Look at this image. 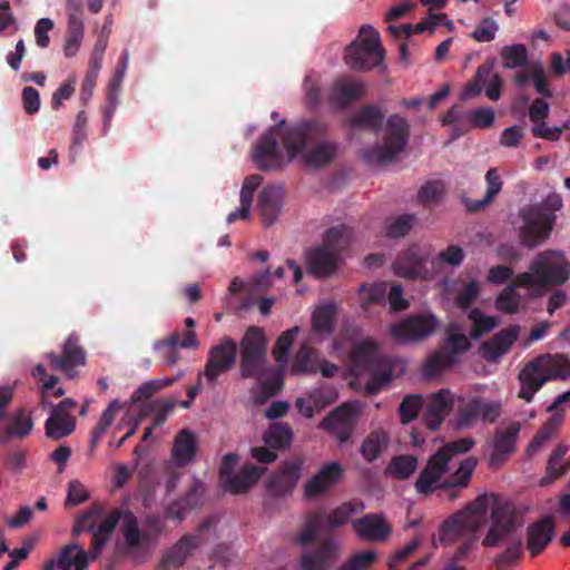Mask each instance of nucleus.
I'll use <instances>...</instances> for the list:
<instances>
[{
    "instance_id": "1",
    "label": "nucleus",
    "mask_w": 570,
    "mask_h": 570,
    "mask_svg": "<svg viewBox=\"0 0 570 570\" xmlns=\"http://www.w3.org/2000/svg\"><path fill=\"white\" fill-rule=\"evenodd\" d=\"M340 153V144L328 138V126L320 119H304L287 124L284 119L272 126L256 142L253 160L258 169H283L287 161L301 155L309 168L332 164Z\"/></svg>"
},
{
    "instance_id": "2",
    "label": "nucleus",
    "mask_w": 570,
    "mask_h": 570,
    "mask_svg": "<svg viewBox=\"0 0 570 570\" xmlns=\"http://www.w3.org/2000/svg\"><path fill=\"white\" fill-rule=\"evenodd\" d=\"M475 445L474 439L461 438L445 443L435 453H433L426 465L420 472L414 488L419 494L431 495L436 490H452L449 494L450 500L459 497L454 489H464L469 485L472 473L478 464L473 456L464 459L458 470L448 479L442 478L449 472V463L456 454L468 453Z\"/></svg>"
},
{
    "instance_id": "3",
    "label": "nucleus",
    "mask_w": 570,
    "mask_h": 570,
    "mask_svg": "<svg viewBox=\"0 0 570 570\" xmlns=\"http://www.w3.org/2000/svg\"><path fill=\"white\" fill-rule=\"evenodd\" d=\"M570 379V357L566 354H540L528 362L519 372L518 397L530 403L535 393L550 381Z\"/></svg>"
},
{
    "instance_id": "4",
    "label": "nucleus",
    "mask_w": 570,
    "mask_h": 570,
    "mask_svg": "<svg viewBox=\"0 0 570 570\" xmlns=\"http://www.w3.org/2000/svg\"><path fill=\"white\" fill-rule=\"evenodd\" d=\"M563 206L559 194L548 195L540 204L523 208L520 212L522 226L520 227L521 243L533 249L550 238L557 222L556 212Z\"/></svg>"
},
{
    "instance_id": "5",
    "label": "nucleus",
    "mask_w": 570,
    "mask_h": 570,
    "mask_svg": "<svg viewBox=\"0 0 570 570\" xmlns=\"http://www.w3.org/2000/svg\"><path fill=\"white\" fill-rule=\"evenodd\" d=\"M350 362L356 374L371 373L365 384V393L368 395L377 394L392 381L396 365L392 357L380 355L376 343L367 340L353 347Z\"/></svg>"
},
{
    "instance_id": "6",
    "label": "nucleus",
    "mask_w": 570,
    "mask_h": 570,
    "mask_svg": "<svg viewBox=\"0 0 570 570\" xmlns=\"http://www.w3.org/2000/svg\"><path fill=\"white\" fill-rule=\"evenodd\" d=\"M570 277V262L561 250L547 249L538 253L529 272L518 274L519 285H538L546 288L563 285Z\"/></svg>"
},
{
    "instance_id": "7",
    "label": "nucleus",
    "mask_w": 570,
    "mask_h": 570,
    "mask_svg": "<svg viewBox=\"0 0 570 570\" xmlns=\"http://www.w3.org/2000/svg\"><path fill=\"white\" fill-rule=\"evenodd\" d=\"M411 127L407 120L399 114H392L385 121L383 142L363 151V158L371 165L392 163L409 144Z\"/></svg>"
},
{
    "instance_id": "8",
    "label": "nucleus",
    "mask_w": 570,
    "mask_h": 570,
    "mask_svg": "<svg viewBox=\"0 0 570 570\" xmlns=\"http://www.w3.org/2000/svg\"><path fill=\"white\" fill-rule=\"evenodd\" d=\"M385 50L380 33L370 24L361 27L360 33L345 49V63L354 71H368L383 63Z\"/></svg>"
},
{
    "instance_id": "9",
    "label": "nucleus",
    "mask_w": 570,
    "mask_h": 570,
    "mask_svg": "<svg viewBox=\"0 0 570 570\" xmlns=\"http://www.w3.org/2000/svg\"><path fill=\"white\" fill-rule=\"evenodd\" d=\"M239 374L261 380L267 374V338L263 328L250 326L239 342Z\"/></svg>"
},
{
    "instance_id": "10",
    "label": "nucleus",
    "mask_w": 570,
    "mask_h": 570,
    "mask_svg": "<svg viewBox=\"0 0 570 570\" xmlns=\"http://www.w3.org/2000/svg\"><path fill=\"white\" fill-rule=\"evenodd\" d=\"M489 498L483 494L470 503L463 511L449 518L441 527L440 542L449 544L458 537L474 535L484 521Z\"/></svg>"
},
{
    "instance_id": "11",
    "label": "nucleus",
    "mask_w": 570,
    "mask_h": 570,
    "mask_svg": "<svg viewBox=\"0 0 570 570\" xmlns=\"http://www.w3.org/2000/svg\"><path fill=\"white\" fill-rule=\"evenodd\" d=\"M120 520H122L121 534L128 550L137 549L146 534L139 530L138 519L130 510L122 511L120 509H114L98 527H96L95 523H90L88 532L96 533L109 540Z\"/></svg>"
},
{
    "instance_id": "12",
    "label": "nucleus",
    "mask_w": 570,
    "mask_h": 570,
    "mask_svg": "<svg viewBox=\"0 0 570 570\" xmlns=\"http://www.w3.org/2000/svg\"><path fill=\"white\" fill-rule=\"evenodd\" d=\"M392 267L394 274L403 278L432 279L434 277L429 246L417 244L410 246L397 255Z\"/></svg>"
},
{
    "instance_id": "13",
    "label": "nucleus",
    "mask_w": 570,
    "mask_h": 570,
    "mask_svg": "<svg viewBox=\"0 0 570 570\" xmlns=\"http://www.w3.org/2000/svg\"><path fill=\"white\" fill-rule=\"evenodd\" d=\"M212 525L209 518L205 519L194 533L183 535L174 546L165 550L157 564V570H178L194 550L206 543L204 532Z\"/></svg>"
},
{
    "instance_id": "14",
    "label": "nucleus",
    "mask_w": 570,
    "mask_h": 570,
    "mask_svg": "<svg viewBox=\"0 0 570 570\" xmlns=\"http://www.w3.org/2000/svg\"><path fill=\"white\" fill-rule=\"evenodd\" d=\"M237 353L235 340L224 336L218 344L209 348L204 371L199 372V381L204 377L210 387H215L219 376L234 366Z\"/></svg>"
},
{
    "instance_id": "15",
    "label": "nucleus",
    "mask_w": 570,
    "mask_h": 570,
    "mask_svg": "<svg viewBox=\"0 0 570 570\" xmlns=\"http://www.w3.org/2000/svg\"><path fill=\"white\" fill-rule=\"evenodd\" d=\"M501 415V404L499 402L485 401L473 396L462 401L456 410L454 428L458 430L468 429L479 420L493 423Z\"/></svg>"
},
{
    "instance_id": "16",
    "label": "nucleus",
    "mask_w": 570,
    "mask_h": 570,
    "mask_svg": "<svg viewBox=\"0 0 570 570\" xmlns=\"http://www.w3.org/2000/svg\"><path fill=\"white\" fill-rule=\"evenodd\" d=\"M304 461L299 458L287 460L265 480L267 493L274 498L292 494L301 478Z\"/></svg>"
},
{
    "instance_id": "17",
    "label": "nucleus",
    "mask_w": 570,
    "mask_h": 570,
    "mask_svg": "<svg viewBox=\"0 0 570 570\" xmlns=\"http://www.w3.org/2000/svg\"><path fill=\"white\" fill-rule=\"evenodd\" d=\"M439 322L432 314L411 315L390 328L392 337L402 343L417 342L434 333Z\"/></svg>"
},
{
    "instance_id": "18",
    "label": "nucleus",
    "mask_w": 570,
    "mask_h": 570,
    "mask_svg": "<svg viewBox=\"0 0 570 570\" xmlns=\"http://www.w3.org/2000/svg\"><path fill=\"white\" fill-rule=\"evenodd\" d=\"M518 513L508 502L497 503L491 511V527L483 539V546L495 547L515 531Z\"/></svg>"
},
{
    "instance_id": "19",
    "label": "nucleus",
    "mask_w": 570,
    "mask_h": 570,
    "mask_svg": "<svg viewBox=\"0 0 570 570\" xmlns=\"http://www.w3.org/2000/svg\"><path fill=\"white\" fill-rule=\"evenodd\" d=\"M356 409L351 404H342L328 413L320 423V429L332 433L340 443L347 442L356 423Z\"/></svg>"
},
{
    "instance_id": "20",
    "label": "nucleus",
    "mask_w": 570,
    "mask_h": 570,
    "mask_svg": "<svg viewBox=\"0 0 570 570\" xmlns=\"http://www.w3.org/2000/svg\"><path fill=\"white\" fill-rule=\"evenodd\" d=\"M520 327L510 325L494 334L490 340L483 342L479 347V353L487 362L495 363L507 354L513 343L518 340Z\"/></svg>"
},
{
    "instance_id": "21",
    "label": "nucleus",
    "mask_w": 570,
    "mask_h": 570,
    "mask_svg": "<svg viewBox=\"0 0 570 570\" xmlns=\"http://www.w3.org/2000/svg\"><path fill=\"white\" fill-rule=\"evenodd\" d=\"M343 466L338 462L324 464L320 471L304 485V495L315 499L325 493L343 476Z\"/></svg>"
},
{
    "instance_id": "22",
    "label": "nucleus",
    "mask_w": 570,
    "mask_h": 570,
    "mask_svg": "<svg viewBox=\"0 0 570 570\" xmlns=\"http://www.w3.org/2000/svg\"><path fill=\"white\" fill-rule=\"evenodd\" d=\"M453 405V396L449 390L432 394L423 412V422L431 431L438 430Z\"/></svg>"
},
{
    "instance_id": "23",
    "label": "nucleus",
    "mask_w": 570,
    "mask_h": 570,
    "mask_svg": "<svg viewBox=\"0 0 570 570\" xmlns=\"http://www.w3.org/2000/svg\"><path fill=\"white\" fill-rule=\"evenodd\" d=\"M285 190L282 186H265L258 196L257 207L265 227L273 225L283 206Z\"/></svg>"
},
{
    "instance_id": "24",
    "label": "nucleus",
    "mask_w": 570,
    "mask_h": 570,
    "mask_svg": "<svg viewBox=\"0 0 570 570\" xmlns=\"http://www.w3.org/2000/svg\"><path fill=\"white\" fill-rule=\"evenodd\" d=\"M519 422H513L505 429L497 430L492 441V454L490 458L491 465L502 463L515 450V442L520 432Z\"/></svg>"
},
{
    "instance_id": "25",
    "label": "nucleus",
    "mask_w": 570,
    "mask_h": 570,
    "mask_svg": "<svg viewBox=\"0 0 570 570\" xmlns=\"http://www.w3.org/2000/svg\"><path fill=\"white\" fill-rule=\"evenodd\" d=\"M556 524L552 515H546L528 528V549L532 558L539 556L554 537Z\"/></svg>"
},
{
    "instance_id": "26",
    "label": "nucleus",
    "mask_w": 570,
    "mask_h": 570,
    "mask_svg": "<svg viewBox=\"0 0 570 570\" xmlns=\"http://www.w3.org/2000/svg\"><path fill=\"white\" fill-rule=\"evenodd\" d=\"M364 91L365 87L361 81L351 78H340L331 88L328 101L333 107L344 109L351 102L362 98Z\"/></svg>"
},
{
    "instance_id": "27",
    "label": "nucleus",
    "mask_w": 570,
    "mask_h": 570,
    "mask_svg": "<svg viewBox=\"0 0 570 570\" xmlns=\"http://www.w3.org/2000/svg\"><path fill=\"white\" fill-rule=\"evenodd\" d=\"M265 468L253 464H245L238 473H230L220 480L225 491L232 494H242L247 492L264 474Z\"/></svg>"
},
{
    "instance_id": "28",
    "label": "nucleus",
    "mask_w": 570,
    "mask_h": 570,
    "mask_svg": "<svg viewBox=\"0 0 570 570\" xmlns=\"http://www.w3.org/2000/svg\"><path fill=\"white\" fill-rule=\"evenodd\" d=\"M338 258L337 254L326 246L312 248L306 256L307 272L315 277H328L335 272Z\"/></svg>"
},
{
    "instance_id": "29",
    "label": "nucleus",
    "mask_w": 570,
    "mask_h": 570,
    "mask_svg": "<svg viewBox=\"0 0 570 570\" xmlns=\"http://www.w3.org/2000/svg\"><path fill=\"white\" fill-rule=\"evenodd\" d=\"M48 358L52 370L69 372L75 366L85 364L86 353L79 346L78 340L70 335L63 343L61 356L50 353Z\"/></svg>"
},
{
    "instance_id": "30",
    "label": "nucleus",
    "mask_w": 570,
    "mask_h": 570,
    "mask_svg": "<svg viewBox=\"0 0 570 570\" xmlns=\"http://www.w3.org/2000/svg\"><path fill=\"white\" fill-rule=\"evenodd\" d=\"M352 527L356 534L367 541L385 540L391 529L386 524L384 518L379 514L368 513L364 517L352 521Z\"/></svg>"
},
{
    "instance_id": "31",
    "label": "nucleus",
    "mask_w": 570,
    "mask_h": 570,
    "mask_svg": "<svg viewBox=\"0 0 570 570\" xmlns=\"http://www.w3.org/2000/svg\"><path fill=\"white\" fill-rule=\"evenodd\" d=\"M338 543L334 539L324 540L316 551L305 553L301 558L303 570H325L336 558Z\"/></svg>"
},
{
    "instance_id": "32",
    "label": "nucleus",
    "mask_w": 570,
    "mask_h": 570,
    "mask_svg": "<svg viewBox=\"0 0 570 570\" xmlns=\"http://www.w3.org/2000/svg\"><path fill=\"white\" fill-rule=\"evenodd\" d=\"M197 441L194 433L189 430H181L174 440L171 450L173 459L178 466L189 464L196 456Z\"/></svg>"
},
{
    "instance_id": "33",
    "label": "nucleus",
    "mask_w": 570,
    "mask_h": 570,
    "mask_svg": "<svg viewBox=\"0 0 570 570\" xmlns=\"http://www.w3.org/2000/svg\"><path fill=\"white\" fill-rule=\"evenodd\" d=\"M321 353L308 343H302L291 364L293 374H315L320 368Z\"/></svg>"
},
{
    "instance_id": "34",
    "label": "nucleus",
    "mask_w": 570,
    "mask_h": 570,
    "mask_svg": "<svg viewBox=\"0 0 570 570\" xmlns=\"http://www.w3.org/2000/svg\"><path fill=\"white\" fill-rule=\"evenodd\" d=\"M202 495L203 485L196 481L183 498L169 504L166 515L178 521L184 520L187 513L199 504Z\"/></svg>"
},
{
    "instance_id": "35",
    "label": "nucleus",
    "mask_w": 570,
    "mask_h": 570,
    "mask_svg": "<svg viewBox=\"0 0 570 570\" xmlns=\"http://www.w3.org/2000/svg\"><path fill=\"white\" fill-rule=\"evenodd\" d=\"M75 416L71 414H61L52 410L45 423V433L47 438L59 441L70 435L75 431Z\"/></svg>"
},
{
    "instance_id": "36",
    "label": "nucleus",
    "mask_w": 570,
    "mask_h": 570,
    "mask_svg": "<svg viewBox=\"0 0 570 570\" xmlns=\"http://www.w3.org/2000/svg\"><path fill=\"white\" fill-rule=\"evenodd\" d=\"M384 115L379 106L364 105L348 120L353 128H367L377 132L382 128Z\"/></svg>"
},
{
    "instance_id": "37",
    "label": "nucleus",
    "mask_w": 570,
    "mask_h": 570,
    "mask_svg": "<svg viewBox=\"0 0 570 570\" xmlns=\"http://www.w3.org/2000/svg\"><path fill=\"white\" fill-rule=\"evenodd\" d=\"M568 446L560 443L558 444L552 452L547 462V474L540 480L541 487H548L557 479L561 478L567 473L569 466L567 465V461L562 463L564 455L567 454Z\"/></svg>"
},
{
    "instance_id": "38",
    "label": "nucleus",
    "mask_w": 570,
    "mask_h": 570,
    "mask_svg": "<svg viewBox=\"0 0 570 570\" xmlns=\"http://www.w3.org/2000/svg\"><path fill=\"white\" fill-rule=\"evenodd\" d=\"M33 429V421L30 415H27L23 407L18 409L9 420L8 425L4 428L1 440L7 441L11 438L20 440L27 438Z\"/></svg>"
},
{
    "instance_id": "39",
    "label": "nucleus",
    "mask_w": 570,
    "mask_h": 570,
    "mask_svg": "<svg viewBox=\"0 0 570 570\" xmlns=\"http://www.w3.org/2000/svg\"><path fill=\"white\" fill-rule=\"evenodd\" d=\"M352 238V229L344 224L328 228L323 237V246L331 252H335L340 257L341 253L346 249Z\"/></svg>"
},
{
    "instance_id": "40",
    "label": "nucleus",
    "mask_w": 570,
    "mask_h": 570,
    "mask_svg": "<svg viewBox=\"0 0 570 570\" xmlns=\"http://www.w3.org/2000/svg\"><path fill=\"white\" fill-rule=\"evenodd\" d=\"M364 509L362 502H346L331 511L328 514L323 512V524L325 529H333L344 525L348 522L352 514Z\"/></svg>"
},
{
    "instance_id": "41",
    "label": "nucleus",
    "mask_w": 570,
    "mask_h": 570,
    "mask_svg": "<svg viewBox=\"0 0 570 570\" xmlns=\"http://www.w3.org/2000/svg\"><path fill=\"white\" fill-rule=\"evenodd\" d=\"M518 287H530V285H519L518 275L514 277L513 283L509 284L495 299L497 309L505 314H515L519 311L520 295L517 292Z\"/></svg>"
},
{
    "instance_id": "42",
    "label": "nucleus",
    "mask_w": 570,
    "mask_h": 570,
    "mask_svg": "<svg viewBox=\"0 0 570 570\" xmlns=\"http://www.w3.org/2000/svg\"><path fill=\"white\" fill-rule=\"evenodd\" d=\"M263 439L271 449L283 450L291 444L293 431L287 423H272Z\"/></svg>"
},
{
    "instance_id": "43",
    "label": "nucleus",
    "mask_w": 570,
    "mask_h": 570,
    "mask_svg": "<svg viewBox=\"0 0 570 570\" xmlns=\"http://www.w3.org/2000/svg\"><path fill=\"white\" fill-rule=\"evenodd\" d=\"M336 307L327 304L317 307L312 315L313 331L320 334L330 335L334 332Z\"/></svg>"
},
{
    "instance_id": "44",
    "label": "nucleus",
    "mask_w": 570,
    "mask_h": 570,
    "mask_svg": "<svg viewBox=\"0 0 570 570\" xmlns=\"http://www.w3.org/2000/svg\"><path fill=\"white\" fill-rule=\"evenodd\" d=\"M454 330H456L454 325H451L448 328V336L444 341L442 350L449 356H452L454 363H458L459 356L470 350L471 342L465 334L455 333Z\"/></svg>"
},
{
    "instance_id": "45",
    "label": "nucleus",
    "mask_w": 570,
    "mask_h": 570,
    "mask_svg": "<svg viewBox=\"0 0 570 570\" xmlns=\"http://www.w3.org/2000/svg\"><path fill=\"white\" fill-rule=\"evenodd\" d=\"M387 441L389 436L384 431H374L363 441L360 452L367 462H373L387 445Z\"/></svg>"
},
{
    "instance_id": "46",
    "label": "nucleus",
    "mask_w": 570,
    "mask_h": 570,
    "mask_svg": "<svg viewBox=\"0 0 570 570\" xmlns=\"http://www.w3.org/2000/svg\"><path fill=\"white\" fill-rule=\"evenodd\" d=\"M562 420V413H554L535 433L530 444L528 445V453H537L541 449V446L552 436L554 431L561 424Z\"/></svg>"
},
{
    "instance_id": "47",
    "label": "nucleus",
    "mask_w": 570,
    "mask_h": 570,
    "mask_svg": "<svg viewBox=\"0 0 570 570\" xmlns=\"http://www.w3.org/2000/svg\"><path fill=\"white\" fill-rule=\"evenodd\" d=\"M417 468V459L410 454L394 456L387 465V472L399 480L409 479Z\"/></svg>"
},
{
    "instance_id": "48",
    "label": "nucleus",
    "mask_w": 570,
    "mask_h": 570,
    "mask_svg": "<svg viewBox=\"0 0 570 570\" xmlns=\"http://www.w3.org/2000/svg\"><path fill=\"white\" fill-rule=\"evenodd\" d=\"M501 57L503 59V67L505 69L524 67L529 61L528 50L522 43L503 47L501 50Z\"/></svg>"
},
{
    "instance_id": "49",
    "label": "nucleus",
    "mask_w": 570,
    "mask_h": 570,
    "mask_svg": "<svg viewBox=\"0 0 570 570\" xmlns=\"http://www.w3.org/2000/svg\"><path fill=\"white\" fill-rule=\"evenodd\" d=\"M178 340L179 334L175 332L168 337L154 343V350L158 353L159 357L166 365L171 366L178 361Z\"/></svg>"
},
{
    "instance_id": "50",
    "label": "nucleus",
    "mask_w": 570,
    "mask_h": 570,
    "mask_svg": "<svg viewBox=\"0 0 570 570\" xmlns=\"http://www.w3.org/2000/svg\"><path fill=\"white\" fill-rule=\"evenodd\" d=\"M455 363L452 356H449L442 348L432 353L425 361L423 373L428 377L440 375L446 368Z\"/></svg>"
},
{
    "instance_id": "51",
    "label": "nucleus",
    "mask_w": 570,
    "mask_h": 570,
    "mask_svg": "<svg viewBox=\"0 0 570 570\" xmlns=\"http://www.w3.org/2000/svg\"><path fill=\"white\" fill-rule=\"evenodd\" d=\"M298 332L299 327L294 326L284 331L276 340L275 346L273 348V355L276 363L279 365H285L287 363L289 348L292 347Z\"/></svg>"
},
{
    "instance_id": "52",
    "label": "nucleus",
    "mask_w": 570,
    "mask_h": 570,
    "mask_svg": "<svg viewBox=\"0 0 570 570\" xmlns=\"http://www.w3.org/2000/svg\"><path fill=\"white\" fill-rule=\"evenodd\" d=\"M322 529H325L323 524V511L309 513L299 532L298 542L303 546L312 543Z\"/></svg>"
},
{
    "instance_id": "53",
    "label": "nucleus",
    "mask_w": 570,
    "mask_h": 570,
    "mask_svg": "<svg viewBox=\"0 0 570 570\" xmlns=\"http://www.w3.org/2000/svg\"><path fill=\"white\" fill-rule=\"evenodd\" d=\"M442 124L452 126V138H458L469 129L468 111H463L460 106H453L443 116Z\"/></svg>"
},
{
    "instance_id": "54",
    "label": "nucleus",
    "mask_w": 570,
    "mask_h": 570,
    "mask_svg": "<svg viewBox=\"0 0 570 570\" xmlns=\"http://www.w3.org/2000/svg\"><path fill=\"white\" fill-rule=\"evenodd\" d=\"M465 254L458 245H450L444 250L440 252L436 257H431V266L434 275L438 273L441 264L450 266H460L464 261Z\"/></svg>"
},
{
    "instance_id": "55",
    "label": "nucleus",
    "mask_w": 570,
    "mask_h": 570,
    "mask_svg": "<svg viewBox=\"0 0 570 570\" xmlns=\"http://www.w3.org/2000/svg\"><path fill=\"white\" fill-rule=\"evenodd\" d=\"M469 318L473 322V328L470 333L473 340H478L483 334L491 332L498 325L497 317L484 315L478 308L469 313Z\"/></svg>"
},
{
    "instance_id": "56",
    "label": "nucleus",
    "mask_w": 570,
    "mask_h": 570,
    "mask_svg": "<svg viewBox=\"0 0 570 570\" xmlns=\"http://www.w3.org/2000/svg\"><path fill=\"white\" fill-rule=\"evenodd\" d=\"M423 399L419 394L406 395L399 406V415L402 424H409L416 419L422 410Z\"/></svg>"
},
{
    "instance_id": "57",
    "label": "nucleus",
    "mask_w": 570,
    "mask_h": 570,
    "mask_svg": "<svg viewBox=\"0 0 570 570\" xmlns=\"http://www.w3.org/2000/svg\"><path fill=\"white\" fill-rule=\"evenodd\" d=\"M522 540L518 539L494 559L498 570H510L522 557Z\"/></svg>"
},
{
    "instance_id": "58",
    "label": "nucleus",
    "mask_w": 570,
    "mask_h": 570,
    "mask_svg": "<svg viewBox=\"0 0 570 570\" xmlns=\"http://www.w3.org/2000/svg\"><path fill=\"white\" fill-rule=\"evenodd\" d=\"M445 194V187L441 180H429L417 191V202L424 206L439 202Z\"/></svg>"
},
{
    "instance_id": "59",
    "label": "nucleus",
    "mask_w": 570,
    "mask_h": 570,
    "mask_svg": "<svg viewBox=\"0 0 570 570\" xmlns=\"http://www.w3.org/2000/svg\"><path fill=\"white\" fill-rule=\"evenodd\" d=\"M414 222V215L402 214L386 224L385 235L390 238L403 237L411 230Z\"/></svg>"
},
{
    "instance_id": "60",
    "label": "nucleus",
    "mask_w": 570,
    "mask_h": 570,
    "mask_svg": "<svg viewBox=\"0 0 570 570\" xmlns=\"http://www.w3.org/2000/svg\"><path fill=\"white\" fill-rule=\"evenodd\" d=\"M377 560L375 550H366L351 556L341 567V570H368Z\"/></svg>"
},
{
    "instance_id": "61",
    "label": "nucleus",
    "mask_w": 570,
    "mask_h": 570,
    "mask_svg": "<svg viewBox=\"0 0 570 570\" xmlns=\"http://www.w3.org/2000/svg\"><path fill=\"white\" fill-rule=\"evenodd\" d=\"M499 27L495 20L490 17L483 18L472 31L471 38L478 42H490L495 38Z\"/></svg>"
},
{
    "instance_id": "62",
    "label": "nucleus",
    "mask_w": 570,
    "mask_h": 570,
    "mask_svg": "<svg viewBox=\"0 0 570 570\" xmlns=\"http://www.w3.org/2000/svg\"><path fill=\"white\" fill-rule=\"evenodd\" d=\"M258 382L263 394L261 402L277 395L282 391L284 384L283 375L277 371H273L271 376L266 379L262 377Z\"/></svg>"
},
{
    "instance_id": "63",
    "label": "nucleus",
    "mask_w": 570,
    "mask_h": 570,
    "mask_svg": "<svg viewBox=\"0 0 570 570\" xmlns=\"http://www.w3.org/2000/svg\"><path fill=\"white\" fill-rule=\"evenodd\" d=\"M469 127L489 128L494 122V111L491 108H478L468 111Z\"/></svg>"
},
{
    "instance_id": "64",
    "label": "nucleus",
    "mask_w": 570,
    "mask_h": 570,
    "mask_svg": "<svg viewBox=\"0 0 570 570\" xmlns=\"http://www.w3.org/2000/svg\"><path fill=\"white\" fill-rule=\"evenodd\" d=\"M480 286L476 281L468 283L455 296V304L462 311H466L478 298Z\"/></svg>"
}]
</instances>
